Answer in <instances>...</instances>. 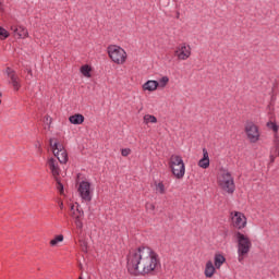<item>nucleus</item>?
<instances>
[{
    "label": "nucleus",
    "mask_w": 279,
    "mask_h": 279,
    "mask_svg": "<svg viewBox=\"0 0 279 279\" xmlns=\"http://www.w3.org/2000/svg\"><path fill=\"white\" fill-rule=\"evenodd\" d=\"M2 96V94L0 93V97Z\"/></svg>",
    "instance_id": "nucleus-40"
},
{
    "label": "nucleus",
    "mask_w": 279,
    "mask_h": 279,
    "mask_svg": "<svg viewBox=\"0 0 279 279\" xmlns=\"http://www.w3.org/2000/svg\"><path fill=\"white\" fill-rule=\"evenodd\" d=\"M69 121L72 125H82L84 123V116L82 113H75L69 118Z\"/></svg>",
    "instance_id": "nucleus-17"
},
{
    "label": "nucleus",
    "mask_w": 279,
    "mask_h": 279,
    "mask_svg": "<svg viewBox=\"0 0 279 279\" xmlns=\"http://www.w3.org/2000/svg\"><path fill=\"white\" fill-rule=\"evenodd\" d=\"M217 184L223 193L228 195H233L236 191V185L234 184V177L232 172L226 168H220L217 174Z\"/></svg>",
    "instance_id": "nucleus-2"
},
{
    "label": "nucleus",
    "mask_w": 279,
    "mask_h": 279,
    "mask_svg": "<svg viewBox=\"0 0 279 279\" xmlns=\"http://www.w3.org/2000/svg\"><path fill=\"white\" fill-rule=\"evenodd\" d=\"M0 12H3V4L0 3Z\"/></svg>",
    "instance_id": "nucleus-38"
},
{
    "label": "nucleus",
    "mask_w": 279,
    "mask_h": 279,
    "mask_svg": "<svg viewBox=\"0 0 279 279\" xmlns=\"http://www.w3.org/2000/svg\"><path fill=\"white\" fill-rule=\"evenodd\" d=\"M266 128H268V130H271L272 132H275V134H277V132L279 130V125L274 121L267 122Z\"/></svg>",
    "instance_id": "nucleus-26"
},
{
    "label": "nucleus",
    "mask_w": 279,
    "mask_h": 279,
    "mask_svg": "<svg viewBox=\"0 0 279 279\" xmlns=\"http://www.w3.org/2000/svg\"><path fill=\"white\" fill-rule=\"evenodd\" d=\"M238 243V260L243 263L252 250V240L241 231L235 232Z\"/></svg>",
    "instance_id": "nucleus-3"
},
{
    "label": "nucleus",
    "mask_w": 279,
    "mask_h": 279,
    "mask_svg": "<svg viewBox=\"0 0 279 279\" xmlns=\"http://www.w3.org/2000/svg\"><path fill=\"white\" fill-rule=\"evenodd\" d=\"M56 182H57V189L58 191L63 194L64 193V185L62 184V182H60V178L57 177V179H54Z\"/></svg>",
    "instance_id": "nucleus-28"
},
{
    "label": "nucleus",
    "mask_w": 279,
    "mask_h": 279,
    "mask_svg": "<svg viewBox=\"0 0 279 279\" xmlns=\"http://www.w3.org/2000/svg\"><path fill=\"white\" fill-rule=\"evenodd\" d=\"M11 32L13 33V36L15 38H27V36H29L27 28H25L23 26L12 25Z\"/></svg>",
    "instance_id": "nucleus-12"
},
{
    "label": "nucleus",
    "mask_w": 279,
    "mask_h": 279,
    "mask_svg": "<svg viewBox=\"0 0 279 279\" xmlns=\"http://www.w3.org/2000/svg\"><path fill=\"white\" fill-rule=\"evenodd\" d=\"M74 219H75L74 223H75L76 228L78 230H82V228H84V223L82 222V218H74Z\"/></svg>",
    "instance_id": "nucleus-29"
},
{
    "label": "nucleus",
    "mask_w": 279,
    "mask_h": 279,
    "mask_svg": "<svg viewBox=\"0 0 279 279\" xmlns=\"http://www.w3.org/2000/svg\"><path fill=\"white\" fill-rule=\"evenodd\" d=\"M5 73L8 76L12 77V75H14V70H12L11 68H7Z\"/></svg>",
    "instance_id": "nucleus-34"
},
{
    "label": "nucleus",
    "mask_w": 279,
    "mask_h": 279,
    "mask_svg": "<svg viewBox=\"0 0 279 279\" xmlns=\"http://www.w3.org/2000/svg\"><path fill=\"white\" fill-rule=\"evenodd\" d=\"M35 147H36V149H38L39 153L43 151V148H41L43 145L40 144V142L37 141V142L35 143Z\"/></svg>",
    "instance_id": "nucleus-35"
},
{
    "label": "nucleus",
    "mask_w": 279,
    "mask_h": 279,
    "mask_svg": "<svg viewBox=\"0 0 279 279\" xmlns=\"http://www.w3.org/2000/svg\"><path fill=\"white\" fill-rule=\"evenodd\" d=\"M0 104H1V100H0Z\"/></svg>",
    "instance_id": "nucleus-41"
},
{
    "label": "nucleus",
    "mask_w": 279,
    "mask_h": 279,
    "mask_svg": "<svg viewBox=\"0 0 279 279\" xmlns=\"http://www.w3.org/2000/svg\"><path fill=\"white\" fill-rule=\"evenodd\" d=\"M78 245L85 254L88 252V240L82 236L78 238Z\"/></svg>",
    "instance_id": "nucleus-23"
},
{
    "label": "nucleus",
    "mask_w": 279,
    "mask_h": 279,
    "mask_svg": "<svg viewBox=\"0 0 279 279\" xmlns=\"http://www.w3.org/2000/svg\"><path fill=\"white\" fill-rule=\"evenodd\" d=\"M272 146L279 147V136H278V133H275V135H274Z\"/></svg>",
    "instance_id": "nucleus-32"
},
{
    "label": "nucleus",
    "mask_w": 279,
    "mask_h": 279,
    "mask_svg": "<svg viewBox=\"0 0 279 279\" xmlns=\"http://www.w3.org/2000/svg\"><path fill=\"white\" fill-rule=\"evenodd\" d=\"M92 71H93V68L90 65H88V64H84L80 69V73H82V75L84 77H92V74H90Z\"/></svg>",
    "instance_id": "nucleus-21"
},
{
    "label": "nucleus",
    "mask_w": 279,
    "mask_h": 279,
    "mask_svg": "<svg viewBox=\"0 0 279 279\" xmlns=\"http://www.w3.org/2000/svg\"><path fill=\"white\" fill-rule=\"evenodd\" d=\"M276 158H278V155H269L270 162H276Z\"/></svg>",
    "instance_id": "nucleus-36"
},
{
    "label": "nucleus",
    "mask_w": 279,
    "mask_h": 279,
    "mask_svg": "<svg viewBox=\"0 0 279 279\" xmlns=\"http://www.w3.org/2000/svg\"><path fill=\"white\" fill-rule=\"evenodd\" d=\"M160 266V256L149 246L130 251L126 256V269L131 276H154Z\"/></svg>",
    "instance_id": "nucleus-1"
},
{
    "label": "nucleus",
    "mask_w": 279,
    "mask_h": 279,
    "mask_svg": "<svg viewBox=\"0 0 279 279\" xmlns=\"http://www.w3.org/2000/svg\"><path fill=\"white\" fill-rule=\"evenodd\" d=\"M231 221L233 228H236V230H243L247 226V217L241 211L231 213Z\"/></svg>",
    "instance_id": "nucleus-9"
},
{
    "label": "nucleus",
    "mask_w": 279,
    "mask_h": 279,
    "mask_svg": "<svg viewBox=\"0 0 279 279\" xmlns=\"http://www.w3.org/2000/svg\"><path fill=\"white\" fill-rule=\"evenodd\" d=\"M59 208H61V210L64 208V203H62V201H59Z\"/></svg>",
    "instance_id": "nucleus-37"
},
{
    "label": "nucleus",
    "mask_w": 279,
    "mask_h": 279,
    "mask_svg": "<svg viewBox=\"0 0 279 279\" xmlns=\"http://www.w3.org/2000/svg\"><path fill=\"white\" fill-rule=\"evenodd\" d=\"M49 145L52 149L53 156L58 159L60 165H66V162H69V153H66L64 145L54 137L49 140Z\"/></svg>",
    "instance_id": "nucleus-6"
},
{
    "label": "nucleus",
    "mask_w": 279,
    "mask_h": 279,
    "mask_svg": "<svg viewBox=\"0 0 279 279\" xmlns=\"http://www.w3.org/2000/svg\"><path fill=\"white\" fill-rule=\"evenodd\" d=\"M71 210V217H73V219H82V217H84V211L80 209V207L75 208V205H72Z\"/></svg>",
    "instance_id": "nucleus-18"
},
{
    "label": "nucleus",
    "mask_w": 279,
    "mask_h": 279,
    "mask_svg": "<svg viewBox=\"0 0 279 279\" xmlns=\"http://www.w3.org/2000/svg\"><path fill=\"white\" fill-rule=\"evenodd\" d=\"M107 53L114 64H125L128 62V52L121 46L110 45L107 48Z\"/></svg>",
    "instance_id": "nucleus-5"
},
{
    "label": "nucleus",
    "mask_w": 279,
    "mask_h": 279,
    "mask_svg": "<svg viewBox=\"0 0 279 279\" xmlns=\"http://www.w3.org/2000/svg\"><path fill=\"white\" fill-rule=\"evenodd\" d=\"M143 123L144 125H149V123H158V118H156L154 114L147 113L143 117Z\"/></svg>",
    "instance_id": "nucleus-20"
},
{
    "label": "nucleus",
    "mask_w": 279,
    "mask_h": 279,
    "mask_svg": "<svg viewBox=\"0 0 279 279\" xmlns=\"http://www.w3.org/2000/svg\"><path fill=\"white\" fill-rule=\"evenodd\" d=\"M95 189H93V185L88 181H82L78 184V195L83 202H93V193Z\"/></svg>",
    "instance_id": "nucleus-8"
},
{
    "label": "nucleus",
    "mask_w": 279,
    "mask_h": 279,
    "mask_svg": "<svg viewBox=\"0 0 279 279\" xmlns=\"http://www.w3.org/2000/svg\"><path fill=\"white\" fill-rule=\"evenodd\" d=\"M169 167L171 169L172 175L177 180H182L186 173V165H184V159L180 155H171L169 159Z\"/></svg>",
    "instance_id": "nucleus-4"
},
{
    "label": "nucleus",
    "mask_w": 279,
    "mask_h": 279,
    "mask_svg": "<svg viewBox=\"0 0 279 279\" xmlns=\"http://www.w3.org/2000/svg\"><path fill=\"white\" fill-rule=\"evenodd\" d=\"M155 193H157V195H165V193H167V187H165L162 181L155 182Z\"/></svg>",
    "instance_id": "nucleus-19"
},
{
    "label": "nucleus",
    "mask_w": 279,
    "mask_h": 279,
    "mask_svg": "<svg viewBox=\"0 0 279 279\" xmlns=\"http://www.w3.org/2000/svg\"><path fill=\"white\" fill-rule=\"evenodd\" d=\"M11 84H12L14 90L21 89V81L19 80V76H16V74L11 75Z\"/></svg>",
    "instance_id": "nucleus-22"
},
{
    "label": "nucleus",
    "mask_w": 279,
    "mask_h": 279,
    "mask_svg": "<svg viewBox=\"0 0 279 279\" xmlns=\"http://www.w3.org/2000/svg\"><path fill=\"white\" fill-rule=\"evenodd\" d=\"M47 166L50 169V172L54 180H58L60 178V173H62V170L60 169V165L58 163V160L56 158L50 157L47 160Z\"/></svg>",
    "instance_id": "nucleus-11"
},
{
    "label": "nucleus",
    "mask_w": 279,
    "mask_h": 279,
    "mask_svg": "<svg viewBox=\"0 0 279 279\" xmlns=\"http://www.w3.org/2000/svg\"><path fill=\"white\" fill-rule=\"evenodd\" d=\"M270 154H272L274 156H278L279 157V146H272L270 148Z\"/></svg>",
    "instance_id": "nucleus-31"
},
{
    "label": "nucleus",
    "mask_w": 279,
    "mask_h": 279,
    "mask_svg": "<svg viewBox=\"0 0 279 279\" xmlns=\"http://www.w3.org/2000/svg\"><path fill=\"white\" fill-rule=\"evenodd\" d=\"M10 37V33L0 26V40H5V38Z\"/></svg>",
    "instance_id": "nucleus-27"
},
{
    "label": "nucleus",
    "mask_w": 279,
    "mask_h": 279,
    "mask_svg": "<svg viewBox=\"0 0 279 279\" xmlns=\"http://www.w3.org/2000/svg\"><path fill=\"white\" fill-rule=\"evenodd\" d=\"M49 119H50V118H49V117H47V121H49Z\"/></svg>",
    "instance_id": "nucleus-39"
},
{
    "label": "nucleus",
    "mask_w": 279,
    "mask_h": 279,
    "mask_svg": "<svg viewBox=\"0 0 279 279\" xmlns=\"http://www.w3.org/2000/svg\"><path fill=\"white\" fill-rule=\"evenodd\" d=\"M62 241H64V235L59 234V235L54 236V239H52V240L50 241V245H51L52 247H56V245H58V243H62Z\"/></svg>",
    "instance_id": "nucleus-25"
},
{
    "label": "nucleus",
    "mask_w": 279,
    "mask_h": 279,
    "mask_svg": "<svg viewBox=\"0 0 279 279\" xmlns=\"http://www.w3.org/2000/svg\"><path fill=\"white\" fill-rule=\"evenodd\" d=\"M191 45L186 43L179 45L174 51V56L178 58V60H189L191 58Z\"/></svg>",
    "instance_id": "nucleus-10"
},
{
    "label": "nucleus",
    "mask_w": 279,
    "mask_h": 279,
    "mask_svg": "<svg viewBox=\"0 0 279 279\" xmlns=\"http://www.w3.org/2000/svg\"><path fill=\"white\" fill-rule=\"evenodd\" d=\"M146 210H148V213H154L156 210V205H154V203H147Z\"/></svg>",
    "instance_id": "nucleus-30"
},
{
    "label": "nucleus",
    "mask_w": 279,
    "mask_h": 279,
    "mask_svg": "<svg viewBox=\"0 0 279 279\" xmlns=\"http://www.w3.org/2000/svg\"><path fill=\"white\" fill-rule=\"evenodd\" d=\"M143 90H147L148 93H154V90H158V81H147L142 85Z\"/></svg>",
    "instance_id": "nucleus-15"
},
{
    "label": "nucleus",
    "mask_w": 279,
    "mask_h": 279,
    "mask_svg": "<svg viewBox=\"0 0 279 279\" xmlns=\"http://www.w3.org/2000/svg\"><path fill=\"white\" fill-rule=\"evenodd\" d=\"M244 132L248 142L255 144L260 141V129L253 121L245 123Z\"/></svg>",
    "instance_id": "nucleus-7"
},
{
    "label": "nucleus",
    "mask_w": 279,
    "mask_h": 279,
    "mask_svg": "<svg viewBox=\"0 0 279 279\" xmlns=\"http://www.w3.org/2000/svg\"><path fill=\"white\" fill-rule=\"evenodd\" d=\"M198 167L201 169H208L210 167V157L206 148H203V158L198 160Z\"/></svg>",
    "instance_id": "nucleus-13"
},
{
    "label": "nucleus",
    "mask_w": 279,
    "mask_h": 279,
    "mask_svg": "<svg viewBox=\"0 0 279 279\" xmlns=\"http://www.w3.org/2000/svg\"><path fill=\"white\" fill-rule=\"evenodd\" d=\"M215 271H217V267L213 264V260H208L205 265V278H213L215 276Z\"/></svg>",
    "instance_id": "nucleus-14"
},
{
    "label": "nucleus",
    "mask_w": 279,
    "mask_h": 279,
    "mask_svg": "<svg viewBox=\"0 0 279 279\" xmlns=\"http://www.w3.org/2000/svg\"><path fill=\"white\" fill-rule=\"evenodd\" d=\"M121 154H122V156L128 157V156H130V154H132V149H130V148H123V149L121 150Z\"/></svg>",
    "instance_id": "nucleus-33"
},
{
    "label": "nucleus",
    "mask_w": 279,
    "mask_h": 279,
    "mask_svg": "<svg viewBox=\"0 0 279 279\" xmlns=\"http://www.w3.org/2000/svg\"><path fill=\"white\" fill-rule=\"evenodd\" d=\"M226 263V256L221 253H216L214 256V267L221 269V266Z\"/></svg>",
    "instance_id": "nucleus-16"
},
{
    "label": "nucleus",
    "mask_w": 279,
    "mask_h": 279,
    "mask_svg": "<svg viewBox=\"0 0 279 279\" xmlns=\"http://www.w3.org/2000/svg\"><path fill=\"white\" fill-rule=\"evenodd\" d=\"M157 82H158V88H167V84H169V76H162Z\"/></svg>",
    "instance_id": "nucleus-24"
}]
</instances>
